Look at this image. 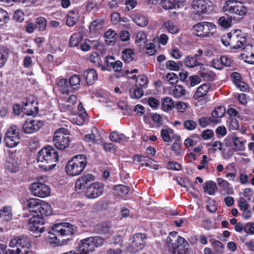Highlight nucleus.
I'll return each mask as SVG.
<instances>
[{
    "mask_svg": "<svg viewBox=\"0 0 254 254\" xmlns=\"http://www.w3.org/2000/svg\"><path fill=\"white\" fill-rule=\"evenodd\" d=\"M186 90L182 85H175L171 91L170 94L175 98H179L185 95Z\"/></svg>",
    "mask_w": 254,
    "mask_h": 254,
    "instance_id": "obj_40",
    "label": "nucleus"
},
{
    "mask_svg": "<svg viewBox=\"0 0 254 254\" xmlns=\"http://www.w3.org/2000/svg\"><path fill=\"white\" fill-rule=\"evenodd\" d=\"M217 182L218 186L228 193H229L230 191L233 190L231 188V184L223 179L221 178H217Z\"/></svg>",
    "mask_w": 254,
    "mask_h": 254,
    "instance_id": "obj_45",
    "label": "nucleus"
},
{
    "mask_svg": "<svg viewBox=\"0 0 254 254\" xmlns=\"http://www.w3.org/2000/svg\"><path fill=\"white\" fill-rule=\"evenodd\" d=\"M51 243L64 245L72 239L74 235L73 225L67 222L54 224L49 230Z\"/></svg>",
    "mask_w": 254,
    "mask_h": 254,
    "instance_id": "obj_2",
    "label": "nucleus"
},
{
    "mask_svg": "<svg viewBox=\"0 0 254 254\" xmlns=\"http://www.w3.org/2000/svg\"><path fill=\"white\" fill-rule=\"evenodd\" d=\"M200 140V135L197 133H193L190 135L189 138L185 139L184 144L186 148H188L196 145L197 142Z\"/></svg>",
    "mask_w": 254,
    "mask_h": 254,
    "instance_id": "obj_37",
    "label": "nucleus"
},
{
    "mask_svg": "<svg viewBox=\"0 0 254 254\" xmlns=\"http://www.w3.org/2000/svg\"><path fill=\"white\" fill-rule=\"evenodd\" d=\"M85 115L82 113H79L73 118V123L78 126H81L84 124L85 121Z\"/></svg>",
    "mask_w": 254,
    "mask_h": 254,
    "instance_id": "obj_58",
    "label": "nucleus"
},
{
    "mask_svg": "<svg viewBox=\"0 0 254 254\" xmlns=\"http://www.w3.org/2000/svg\"><path fill=\"white\" fill-rule=\"evenodd\" d=\"M171 149L177 155H179L182 153L181 145L179 140L176 139L171 146Z\"/></svg>",
    "mask_w": 254,
    "mask_h": 254,
    "instance_id": "obj_59",
    "label": "nucleus"
},
{
    "mask_svg": "<svg viewBox=\"0 0 254 254\" xmlns=\"http://www.w3.org/2000/svg\"><path fill=\"white\" fill-rule=\"evenodd\" d=\"M246 34L239 29L232 30L231 32L221 37L222 44L234 49L242 48L246 44Z\"/></svg>",
    "mask_w": 254,
    "mask_h": 254,
    "instance_id": "obj_4",
    "label": "nucleus"
},
{
    "mask_svg": "<svg viewBox=\"0 0 254 254\" xmlns=\"http://www.w3.org/2000/svg\"><path fill=\"white\" fill-rule=\"evenodd\" d=\"M244 231L245 233L250 234H254V222H249L244 225Z\"/></svg>",
    "mask_w": 254,
    "mask_h": 254,
    "instance_id": "obj_64",
    "label": "nucleus"
},
{
    "mask_svg": "<svg viewBox=\"0 0 254 254\" xmlns=\"http://www.w3.org/2000/svg\"><path fill=\"white\" fill-rule=\"evenodd\" d=\"M212 244L214 247V254H223L224 246L221 242L218 240H214Z\"/></svg>",
    "mask_w": 254,
    "mask_h": 254,
    "instance_id": "obj_53",
    "label": "nucleus"
},
{
    "mask_svg": "<svg viewBox=\"0 0 254 254\" xmlns=\"http://www.w3.org/2000/svg\"><path fill=\"white\" fill-rule=\"evenodd\" d=\"M162 7L165 9L175 8L179 4V0H161Z\"/></svg>",
    "mask_w": 254,
    "mask_h": 254,
    "instance_id": "obj_50",
    "label": "nucleus"
},
{
    "mask_svg": "<svg viewBox=\"0 0 254 254\" xmlns=\"http://www.w3.org/2000/svg\"><path fill=\"white\" fill-rule=\"evenodd\" d=\"M163 27L172 34H176L179 31L177 26L174 24V23L171 21H167L163 25Z\"/></svg>",
    "mask_w": 254,
    "mask_h": 254,
    "instance_id": "obj_49",
    "label": "nucleus"
},
{
    "mask_svg": "<svg viewBox=\"0 0 254 254\" xmlns=\"http://www.w3.org/2000/svg\"><path fill=\"white\" fill-rule=\"evenodd\" d=\"M132 159L133 161L137 163H140L142 161L145 162V166L146 167H149L150 166V163H151V161H150V157L146 156L141 155L139 154H135L133 157Z\"/></svg>",
    "mask_w": 254,
    "mask_h": 254,
    "instance_id": "obj_47",
    "label": "nucleus"
},
{
    "mask_svg": "<svg viewBox=\"0 0 254 254\" xmlns=\"http://www.w3.org/2000/svg\"><path fill=\"white\" fill-rule=\"evenodd\" d=\"M23 112L27 115H34L38 114V107L36 106L37 103L33 99L30 100V98H26L25 101L23 102Z\"/></svg>",
    "mask_w": 254,
    "mask_h": 254,
    "instance_id": "obj_22",
    "label": "nucleus"
},
{
    "mask_svg": "<svg viewBox=\"0 0 254 254\" xmlns=\"http://www.w3.org/2000/svg\"><path fill=\"white\" fill-rule=\"evenodd\" d=\"M104 239L100 236H92L81 240L77 247L79 254H88L94 251L95 248L103 245Z\"/></svg>",
    "mask_w": 254,
    "mask_h": 254,
    "instance_id": "obj_8",
    "label": "nucleus"
},
{
    "mask_svg": "<svg viewBox=\"0 0 254 254\" xmlns=\"http://www.w3.org/2000/svg\"><path fill=\"white\" fill-rule=\"evenodd\" d=\"M87 164L86 156L83 154H77L67 161L65 167V171L69 176H78L83 171Z\"/></svg>",
    "mask_w": 254,
    "mask_h": 254,
    "instance_id": "obj_5",
    "label": "nucleus"
},
{
    "mask_svg": "<svg viewBox=\"0 0 254 254\" xmlns=\"http://www.w3.org/2000/svg\"><path fill=\"white\" fill-rule=\"evenodd\" d=\"M57 85L61 94L65 95H68L69 94V86L66 79H60L57 80Z\"/></svg>",
    "mask_w": 254,
    "mask_h": 254,
    "instance_id": "obj_36",
    "label": "nucleus"
},
{
    "mask_svg": "<svg viewBox=\"0 0 254 254\" xmlns=\"http://www.w3.org/2000/svg\"><path fill=\"white\" fill-rule=\"evenodd\" d=\"M166 66L167 69L171 70L177 71L180 69L179 62L176 63L172 60H169L166 62Z\"/></svg>",
    "mask_w": 254,
    "mask_h": 254,
    "instance_id": "obj_61",
    "label": "nucleus"
},
{
    "mask_svg": "<svg viewBox=\"0 0 254 254\" xmlns=\"http://www.w3.org/2000/svg\"><path fill=\"white\" fill-rule=\"evenodd\" d=\"M123 63L121 61H116L113 56H107L104 58V64L102 66V71H111L115 72L116 77L120 78L123 77V73H122Z\"/></svg>",
    "mask_w": 254,
    "mask_h": 254,
    "instance_id": "obj_10",
    "label": "nucleus"
},
{
    "mask_svg": "<svg viewBox=\"0 0 254 254\" xmlns=\"http://www.w3.org/2000/svg\"><path fill=\"white\" fill-rule=\"evenodd\" d=\"M233 15L230 16L228 13L226 15L221 16L218 20L219 24L224 28H228L231 26Z\"/></svg>",
    "mask_w": 254,
    "mask_h": 254,
    "instance_id": "obj_38",
    "label": "nucleus"
},
{
    "mask_svg": "<svg viewBox=\"0 0 254 254\" xmlns=\"http://www.w3.org/2000/svg\"><path fill=\"white\" fill-rule=\"evenodd\" d=\"M204 191L209 195H214L218 189L216 183L212 181H208L202 185Z\"/></svg>",
    "mask_w": 254,
    "mask_h": 254,
    "instance_id": "obj_32",
    "label": "nucleus"
},
{
    "mask_svg": "<svg viewBox=\"0 0 254 254\" xmlns=\"http://www.w3.org/2000/svg\"><path fill=\"white\" fill-rule=\"evenodd\" d=\"M184 127L188 130H193L196 128L197 123L192 120H187L183 123Z\"/></svg>",
    "mask_w": 254,
    "mask_h": 254,
    "instance_id": "obj_55",
    "label": "nucleus"
},
{
    "mask_svg": "<svg viewBox=\"0 0 254 254\" xmlns=\"http://www.w3.org/2000/svg\"><path fill=\"white\" fill-rule=\"evenodd\" d=\"M232 81L235 86L242 91L247 92L249 89L248 85L243 81L241 74L237 72H233L231 74Z\"/></svg>",
    "mask_w": 254,
    "mask_h": 254,
    "instance_id": "obj_24",
    "label": "nucleus"
},
{
    "mask_svg": "<svg viewBox=\"0 0 254 254\" xmlns=\"http://www.w3.org/2000/svg\"><path fill=\"white\" fill-rule=\"evenodd\" d=\"M83 76L88 85H91L94 84L98 78V74L96 71L92 68H90L85 71L83 73Z\"/></svg>",
    "mask_w": 254,
    "mask_h": 254,
    "instance_id": "obj_26",
    "label": "nucleus"
},
{
    "mask_svg": "<svg viewBox=\"0 0 254 254\" xmlns=\"http://www.w3.org/2000/svg\"><path fill=\"white\" fill-rule=\"evenodd\" d=\"M43 125L41 120L28 119L23 124L22 130L25 133L32 134L39 130Z\"/></svg>",
    "mask_w": 254,
    "mask_h": 254,
    "instance_id": "obj_17",
    "label": "nucleus"
},
{
    "mask_svg": "<svg viewBox=\"0 0 254 254\" xmlns=\"http://www.w3.org/2000/svg\"><path fill=\"white\" fill-rule=\"evenodd\" d=\"M175 108L174 102L172 99L170 97H165L162 99L161 109L165 112L171 111Z\"/></svg>",
    "mask_w": 254,
    "mask_h": 254,
    "instance_id": "obj_31",
    "label": "nucleus"
},
{
    "mask_svg": "<svg viewBox=\"0 0 254 254\" xmlns=\"http://www.w3.org/2000/svg\"><path fill=\"white\" fill-rule=\"evenodd\" d=\"M126 136L123 134H120L118 132L113 131L110 134V138L113 142H121L126 140Z\"/></svg>",
    "mask_w": 254,
    "mask_h": 254,
    "instance_id": "obj_52",
    "label": "nucleus"
},
{
    "mask_svg": "<svg viewBox=\"0 0 254 254\" xmlns=\"http://www.w3.org/2000/svg\"><path fill=\"white\" fill-rule=\"evenodd\" d=\"M214 135L213 131L210 129H206L202 131L200 135L201 139L209 140Z\"/></svg>",
    "mask_w": 254,
    "mask_h": 254,
    "instance_id": "obj_60",
    "label": "nucleus"
},
{
    "mask_svg": "<svg viewBox=\"0 0 254 254\" xmlns=\"http://www.w3.org/2000/svg\"><path fill=\"white\" fill-rule=\"evenodd\" d=\"M89 59L90 62L94 64L97 67L100 68L101 70L103 64L100 55L97 52H93L90 54Z\"/></svg>",
    "mask_w": 254,
    "mask_h": 254,
    "instance_id": "obj_39",
    "label": "nucleus"
},
{
    "mask_svg": "<svg viewBox=\"0 0 254 254\" xmlns=\"http://www.w3.org/2000/svg\"><path fill=\"white\" fill-rule=\"evenodd\" d=\"M23 209H28L30 212L36 213L29 219V230L34 233H42L45 227L44 217L50 216L52 213V208L47 202L37 198L26 199Z\"/></svg>",
    "mask_w": 254,
    "mask_h": 254,
    "instance_id": "obj_1",
    "label": "nucleus"
},
{
    "mask_svg": "<svg viewBox=\"0 0 254 254\" xmlns=\"http://www.w3.org/2000/svg\"><path fill=\"white\" fill-rule=\"evenodd\" d=\"M152 120L155 123L157 127H160L163 125V118L162 116L157 113H153L151 116Z\"/></svg>",
    "mask_w": 254,
    "mask_h": 254,
    "instance_id": "obj_62",
    "label": "nucleus"
},
{
    "mask_svg": "<svg viewBox=\"0 0 254 254\" xmlns=\"http://www.w3.org/2000/svg\"><path fill=\"white\" fill-rule=\"evenodd\" d=\"M194 33L200 37H208L212 36L216 30V26L212 22H200L193 27Z\"/></svg>",
    "mask_w": 254,
    "mask_h": 254,
    "instance_id": "obj_11",
    "label": "nucleus"
},
{
    "mask_svg": "<svg viewBox=\"0 0 254 254\" xmlns=\"http://www.w3.org/2000/svg\"><path fill=\"white\" fill-rule=\"evenodd\" d=\"M12 207L5 206L0 210V218L5 222H8L12 219Z\"/></svg>",
    "mask_w": 254,
    "mask_h": 254,
    "instance_id": "obj_30",
    "label": "nucleus"
},
{
    "mask_svg": "<svg viewBox=\"0 0 254 254\" xmlns=\"http://www.w3.org/2000/svg\"><path fill=\"white\" fill-rule=\"evenodd\" d=\"M104 189L103 183L94 182L85 190V195L89 198H96L103 194Z\"/></svg>",
    "mask_w": 254,
    "mask_h": 254,
    "instance_id": "obj_21",
    "label": "nucleus"
},
{
    "mask_svg": "<svg viewBox=\"0 0 254 254\" xmlns=\"http://www.w3.org/2000/svg\"><path fill=\"white\" fill-rule=\"evenodd\" d=\"M94 231L101 235L110 234L113 232L112 224L110 221H105L95 225Z\"/></svg>",
    "mask_w": 254,
    "mask_h": 254,
    "instance_id": "obj_23",
    "label": "nucleus"
},
{
    "mask_svg": "<svg viewBox=\"0 0 254 254\" xmlns=\"http://www.w3.org/2000/svg\"><path fill=\"white\" fill-rule=\"evenodd\" d=\"M134 52L131 49H125L122 52V58L125 63H128L133 59Z\"/></svg>",
    "mask_w": 254,
    "mask_h": 254,
    "instance_id": "obj_46",
    "label": "nucleus"
},
{
    "mask_svg": "<svg viewBox=\"0 0 254 254\" xmlns=\"http://www.w3.org/2000/svg\"><path fill=\"white\" fill-rule=\"evenodd\" d=\"M9 19L7 11L0 8V27L3 26Z\"/></svg>",
    "mask_w": 254,
    "mask_h": 254,
    "instance_id": "obj_56",
    "label": "nucleus"
},
{
    "mask_svg": "<svg viewBox=\"0 0 254 254\" xmlns=\"http://www.w3.org/2000/svg\"><path fill=\"white\" fill-rule=\"evenodd\" d=\"M173 131L172 128H162L160 131L161 137L164 142H169L170 141V136L169 132Z\"/></svg>",
    "mask_w": 254,
    "mask_h": 254,
    "instance_id": "obj_54",
    "label": "nucleus"
},
{
    "mask_svg": "<svg viewBox=\"0 0 254 254\" xmlns=\"http://www.w3.org/2000/svg\"><path fill=\"white\" fill-rule=\"evenodd\" d=\"M8 246L10 248H16L15 250L8 249L9 254H28L32 247L30 238L24 235L13 236Z\"/></svg>",
    "mask_w": 254,
    "mask_h": 254,
    "instance_id": "obj_6",
    "label": "nucleus"
},
{
    "mask_svg": "<svg viewBox=\"0 0 254 254\" xmlns=\"http://www.w3.org/2000/svg\"><path fill=\"white\" fill-rule=\"evenodd\" d=\"M197 14H209L213 9L212 2L209 0H193L191 4Z\"/></svg>",
    "mask_w": 254,
    "mask_h": 254,
    "instance_id": "obj_15",
    "label": "nucleus"
},
{
    "mask_svg": "<svg viewBox=\"0 0 254 254\" xmlns=\"http://www.w3.org/2000/svg\"><path fill=\"white\" fill-rule=\"evenodd\" d=\"M117 35L115 31L109 29L105 33L104 36L106 39V42L108 43L110 45H112L113 43H114Z\"/></svg>",
    "mask_w": 254,
    "mask_h": 254,
    "instance_id": "obj_44",
    "label": "nucleus"
},
{
    "mask_svg": "<svg viewBox=\"0 0 254 254\" xmlns=\"http://www.w3.org/2000/svg\"><path fill=\"white\" fill-rule=\"evenodd\" d=\"M223 11L234 15V19H242L247 14L248 9L243 2L236 0H227L222 7Z\"/></svg>",
    "mask_w": 254,
    "mask_h": 254,
    "instance_id": "obj_7",
    "label": "nucleus"
},
{
    "mask_svg": "<svg viewBox=\"0 0 254 254\" xmlns=\"http://www.w3.org/2000/svg\"><path fill=\"white\" fill-rule=\"evenodd\" d=\"M146 42L147 36L146 34L143 31H139L135 37V42L138 43H145Z\"/></svg>",
    "mask_w": 254,
    "mask_h": 254,
    "instance_id": "obj_63",
    "label": "nucleus"
},
{
    "mask_svg": "<svg viewBox=\"0 0 254 254\" xmlns=\"http://www.w3.org/2000/svg\"><path fill=\"white\" fill-rule=\"evenodd\" d=\"M188 241L183 237L178 236L174 244L169 246V252L172 254H186L188 250Z\"/></svg>",
    "mask_w": 254,
    "mask_h": 254,
    "instance_id": "obj_16",
    "label": "nucleus"
},
{
    "mask_svg": "<svg viewBox=\"0 0 254 254\" xmlns=\"http://www.w3.org/2000/svg\"><path fill=\"white\" fill-rule=\"evenodd\" d=\"M148 81V78L146 75L143 74L138 75L136 78L135 86L146 88L147 87Z\"/></svg>",
    "mask_w": 254,
    "mask_h": 254,
    "instance_id": "obj_48",
    "label": "nucleus"
},
{
    "mask_svg": "<svg viewBox=\"0 0 254 254\" xmlns=\"http://www.w3.org/2000/svg\"><path fill=\"white\" fill-rule=\"evenodd\" d=\"M198 123L199 126L204 128L212 124L217 125L218 124V122L211 117L202 116L198 119Z\"/></svg>",
    "mask_w": 254,
    "mask_h": 254,
    "instance_id": "obj_33",
    "label": "nucleus"
},
{
    "mask_svg": "<svg viewBox=\"0 0 254 254\" xmlns=\"http://www.w3.org/2000/svg\"><path fill=\"white\" fill-rule=\"evenodd\" d=\"M226 112L225 108L223 106H218L215 107L214 110L211 112V118H213L214 120H216L218 122V124L221 122L220 118H222Z\"/></svg>",
    "mask_w": 254,
    "mask_h": 254,
    "instance_id": "obj_29",
    "label": "nucleus"
},
{
    "mask_svg": "<svg viewBox=\"0 0 254 254\" xmlns=\"http://www.w3.org/2000/svg\"><path fill=\"white\" fill-rule=\"evenodd\" d=\"M35 22L36 27L39 31H44L46 30L47 21L45 17L42 16L37 17L35 20Z\"/></svg>",
    "mask_w": 254,
    "mask_h": 254,
    "instance_id": "obj_43",
    "label": "nucleus"
},
{
    "mask_svg": "<svg viewBox=\"0 0 254 254\" xmlns=\"http://www.w3.org/2000/svg\"><path fill=\"white\" fill-rule=\"evenodd\" d=\"M104 24V20L102 19H96L93 20L89 27L90 33H96L101 29Z\"/></svg>",
    "mask_w": 254,
    "mask_h": 254,
    "instance_id": "obj_34",
    "label": "nucleus"
},
{
    "mask_svg": "<svg viewBox=\"0 0 254 254\" xmlns=\"http://www.w3.org/2000/svg\"><path fill=\"white\" fill-rule=\"evenodd\" d=\"M147 235L145 233H136L132 236V240L128 247V251L132 254L143 250L146 245Z\"/></svg>",
    "mask_w": 254,
    "mask_h": 254,
    "instance_id": "obj_13",
    "label": "nucleus"
},
{
    "mask_svg": "<svg viewBox=\"0 0 254 254\" xmlns=\"http://www.w3.org/2000/svg\"><path fill=\"white\" fill-rule=\"evenodd\" d=\"M20 137L18 127L11 125L4 133L3 140L5 145L9 148H13L17 146L20 142Z\"/></svg>",
    "mask_w": 254,
    "mask_h": 254,
    "instance_id": "obj_12",
    "label": "nucleus"
},
{
    "mask_svg": "<svg viewBox=\"0 0 254 254\" xmlns=\"http://www.w3.org/2000/svg\"><path fill=\"white\" fill-rule=\"evenodd\" d=\"M29 190L32 194L41 198H45L50 195V187L44 183L36 182L31 184Z\"/></svg>",
    "mask_w": 254,
    "mask_h": 254,
    "instance_id": "obj_14",
    "label": "nucleus"
},
{
    "mask_svg": "<svg viewBox=\"0 0 254 254\" xmlns=\"http://www.w3.org/2000/svg\"><path fill=\"white\" fill-rule=\"evenodd\" d=\"M6 168L9 172L11 173H16L19 170L18 163L14 161L7 162L6 163Z\"/></svg>",
    "mask_w": 254,
    "mask_h": 254,
    "instance_id": "obj_57",
    "label": "nucleus"
},
{
    "mask_svg": "<svg viewBox=\"0 0 254 254\" xmlns=\"http://www.w3.org/2000/svg\"><path fill=\"white\" fill-rule=\"evenodd\" d=\"M59 156L57 151L53 146H46L38 153L37 161L39 167L44 171L51 170L56 166Z\"/></svg>",
    "mask_w": 254,
    "mask_h": 254,
    "instance_id": "obj_3",
    "label": "nucleus"
},
{
    "mask_svg": "<svg viewBox=\"0 0 254 254\" xmlns=\"http://www.w3.org/2000/svg\"><path fill=\"white\" fill-rule=\"evenodd\" d=\"M225 144L226 146L233 147L235 151H244L245 150V144L246 140L242 139V138L236 136L235 135H228L225 139Z\"/></svg>",
    "mask_w": 254,
    "mask_h": 254,
    "instance_id": "obj_18",
    "label": "nucleus"
},
{
    "mask_svg": "<svg viewBox=\"0 0 254 254\" xmlns=\"http://www.w3.org/2000/svg\"><path fill=\"white\" fill-rule=\"evenodd\" d=\"M79 15L77 10H70L66 16V24L68 27L75 25L79 21Z\"/></svg>",
    "mask_w": 254,
    "mask_h": 254,
    "instance_id": "obj_27",
    "label": "nucleus"
},
{
    "mask_svg": "<svg viewBox=\"0 0 254 254\" xmlns=\"http://www.w3.org/2000/svg\"><path fill=\"white\" fill-rule=\"evenodd\" d=\"M9 49L5 46H0V68L5 64L9 56Z\"/></svg>",
    "mask_w": 254,
    "mask_h": 254,
    "instance_id": "obj_35",
    "label": "nucleus"
},
{
    "mask_svg": "<svg viewBox=\"0 0 254 254\" xmlns=\"http://www.w3.org/2000/svg\"><path fill=\"white\" fill-rule=\"evenodd\" d=\"M203 54L202 50L199 49L194 55H188L184 59L185 66L188 68H193L202 65L200 61Z\"/></svg>",
    "mask_w": 254,
    "mask_h": 254,
    "instance_id": "obj_19",
    "label": "nucleus"
},
{
    "mask_svg": "<svg viewBox=\"0 0 254 254\" xmlns=\"http://www.w3.org/2000/svg\"><path fill=\"white\" fill-rule=\"evenodd\" d=\"M201 79L197 75H192L189 77L186 80V85L188 88L195 86L200 83Z\"/></svg>",
    "mask_w": 254,
    "mask_h": 254,
    "instance_id": "obj_41",
    "label": "nucleus"
},
{
    "mask_svg": "<svg viewBox=\"0 0 254 254\" xmlns=\"http://www.w3.org/2000/svg\"><path fill=\"white\" fill-rule=\"evenodd\" d=\"M70 131L64 127H60L56 130L53 136V141L55 147L59 150H64L69 146L71 138Z\"/></svg>",
    "mask_w": 254,
    "mask_h": 254,
    "instance_id": "obj_9",
    "label": "nucleus"
},
{
    "mask_svg": "<svg viewBox=\"0 0 254 254\" xmlns=\"http://www.w3.org/2000/svg\"><path fill=\"white\" fill-rule=\"evenodd\" d=\"M133 20L137 25L140 27H145L148 23L147 18L140 14H136L134 15Z\"/></svg>",
    "mask_w": 254,
    "mask_h": 254,
    "instance_id": "obj_42",
    "label": "nucleus"
},
{
    "mask_svg": "<svg viewBox=\"0 0 254 254\" xmlns=\"http://www.w3.org/2000/svg\"><path fill=\"white\" fill-rule=\"evenodd\" d=\"M80 78L77 74L72 75L69 79V83L70 87L73 89L79 88L80 86Z\"/></svg>",
    "mask_w": 254,
    "mask_h": 254,
    "instance_id": "obj_51",
    "label": "nucleus"
},
{
    "mask_svg": "<svg viewBox=\"0 0 254 254\" xmlns=\"http://www.w3.org/2000/svg\"><path fill=\"white\" fill-rule=\"evenodd\" d=\"M84 35L85 33L82 29L72 34L69 39V46L71 47L77 46L82 41Z\"/></svg>",
    "mask_w": 254,
    "mask_h": 254,
    "instance_id": "obj_28",
    "label": "nucleus"
},
{
    "mask_svg": "<svg viewBox=\"0 0 254 254\" xmlns=\"http://www.w3.org/2000/svg\"><path fill=\"white\" fill-rule=\"evenodd\" d=\"M210 89V84L205 83L199 86L193 95V98L197 100L200 98L205 97Z\"/></svg>",
    "mask_w": 254,
    "mask_h": 254,
    "instance_id": "obj_25",
    "label": "nucleus"
},
{
    "mask_svg": "<svg viewBox=\"0 0 254 254\" xmlns=\"http://www.w3.org/2000/svg\"><path fill=\"white\" fill-rule=\"evenodd\" d=\"M95 177L90 173H88L79 178L75 184V190H84L93 183Z\"/></svg>",
    "mask_w": 254,
    "mask_h": 254,
    "instance_id": "obj_20",
    "label": "nucleus"
}]
</instances>
